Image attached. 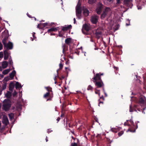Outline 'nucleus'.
Segmentation results:
<instances>
[{
    "label": "nucleus",
    "instance_id": "nucleus-1",
    "mask_svg": "<svg viewBox=\"0 0 146 146\" xmlns=\"http://www.w3.org/2000/svg\"><path fill=\"white\" fill-rule=\"evenodd\" d=\"M45 88L46 89L48 92L44 95V98H45L47 97L48 98L47 99V101L50 100L53 97L52 88L50 87H45Z\"/></svg>",
    "mask_w": 146,
    "mask_h": 146
},
{
    "label": "nucleus",
    "instance_id": "nucleus-2",
    "mask_svg": "<svg viewBox=\"0 0 146 146\" xmlns=\"http://www.w3.org/2000/svg\"><path fill=\"white\" fill-rule=\"evenodd\" d=\"M129 123L131 124L128 123V131H129L131 132H134L135 131V129L137 128V124L135 125L134 122L132 119H130L129 121Z\"/></svg>",
    "mask_w": 146,
    "mask_h": 146
},
{
    "label": "nucleus",
    "instance_id": "nucleus-3",
    "mask_svg": "<svg viewBox=\"0 0 146 146\" xmlns=\"http://www.w3.org/2000/svg\"><path fill=\"white\" fill-rule=\"evenodd\" d=\"M139 103L141 106H143V109L145 110L146 108V98L143 96H141L139 98Z\"/></svg>",
    "mask_w": 146,
    "mask_h": 146
},
{
    "label": "nucleus",
    "instance_id": "nucleus-4",
    "mask_svg": "<svg viewBox=\"0 0 146 146\" xmlns=\"http://www.w3.org/2000/svg\"><path fill=\"white\" fill-rule=\"evenodd\" d=\"M141 106V108H139L138 107V106L136 105H134L133 107H132V106L130 105L129 106V111L130 112H132L133 111H137L136 109H137L140 112H142L144 113L145 112H144V110H143V106Z\"/></svg>",
    "mask_w": 146,
    "mask_h": 146
},
{
    "label": "nucleus",
    "instance_id": "nucleus-5",
    "mask_svg": "<svg viewBox=\"0 0 146 146\" xmlns=\"http://www.w3.org/2000/svg\"><path fill=\"white\" fill-rule=\"evenodd\" d=\"M79 1V2H78L76 7V15L78 18L80 19L82 17V16L81 15L82 11Z\"/></svg>",
    "mask_w": 146,
    "mask_h": 146
},
{
    "label": "nucleus",
    "instance_id": "nucleus-6",
    "mask_svg": "<svg viewBox=\"0 0 146 146\" xmlns=\"http://www.w3.org/2000/svg\"><path fill=\"white\" fill-rule=\"evenodd\" d=\"M11 106L10 101L8 99H5L3 102V108L5 110L7 111L9 110Z\"/></svg>",
    "mask_w": 146,
    "mask_h": 146
},
{
    "label": "nucleus",
    "instance_id": "nucleus-7",
    "mask_svg": "<svg viewBox=\"0 0 146 146\" xmlns=\"http://www.w3.org/2000/svg\"><path fill=\"white\" fill-rule=\"evenodd\" d=\"M111 12V9L109 7H106L105 10L103 11V13L102 14L101 18L103 19L108 15L110 14Z\"/></svg>",
    "mask_w": 146,
    "mask_h": 146
},
{
    "label": "nucleus",
    "instance_id": "nucleus-8",
    "mask_svg": "<svg viewBox=\"0 0 146 146\" xmlns=\"http://www.w3.org/2000/svg\"><path fill=\"white\" fill-rule=\"evenodd\" d=\"M90 29V27L89 25L85 24L83 25L82 30L83 33L86 35H88V31Z\"/></svg>",
    "mask_w": 146,
    "mask_h": 146
},
{
    "label": "nucleus",
    "instance_id": "nucleus-9",
    "mask_svg": "<svg viewBox=\"0 0 146 146\" xmlns=\"http://www.w3.org/2000/svg\"><path fill=\"white\" fill-rule=\"evenodd\" d=\"M1 36L3 38L2 42L3 44H5V41L8 39V33L7 31H5L2 32L1 34Z\"/></svg>",
    "mask_w": 146,
    "mask_h": 146
},
{
    "label": "nucleus",
    "instance_id": "nucleus-10",
    "mask_svg": "<svg viewBox=\"0 0 146 146\" xmlns=\"http://www.w3.org/2000/svg\"><path fill=\"white\" fill-rule=\"evenodd\" d=\"M103 5L100 3H99L97 5L96 11L97 14H100L101 13L102 8Z\"/></svg>",
    "mask_w": 146,
    "mask_h": 146
},
{
    "label": "nucleus",
    "instance_id": "nucleus-11",
    "mask_svg": "<svg viewBox=\"0 0 146 146\" xmlns=\"http://www.w3.org/2000/svg\"><path fill=\"white\" fill-rule=\"evenodd\" d=\"M98 17L96 15H94L91 17V21L93 24H96L98 21Z\"/></svg>",
    "mask_w": 146,
    "mask_h": 146
},
{
    "label": "nucleus",
    "instance_id": "nucleus-12",
    "mask_svg": "<svg viewBox=\"0 0 146 146\" xmlns=\"http://www.w3.org/2000/svg\"><path fill=\"white\" fill-rule=\"evenodd\" d=\"M4 46L7 48V49H11L13 48V44L12 43L9 42L8 43H6V41H5V44H3Z\"/></svg>",
    "mask_w": 146,
    "mask_h": 146
},
{
    "label": "nucleus",
    "instance_id": "nucleus-13",
    "mask_svg": "<svg viewBox=\"0 0 146 146\" xmlns=\"http://www.w3.org/2000/svg\"><path fill=\"white\" fill-rule=\"evenodd\" d=\"M2 122L5 125H7L9 124V120L7 116L5 115L3 116Z\"/></svg>",
    "mask_w": 146,
    "mask_h": 146
},
{
    "label": "nucleus",
    "instance_id": "nucleus-14",
    "mask_svg": "<svg viewBox=\"0 0 146 146\" xmlns=\"http://www.w3.org/2000/svg\"><path fill=\"white\" fill-rule=\"evenodd\" d=\"M93 79L94 80L93 81L94 82L97 81H101L100 78V75L99 74H96V76H95V77Z\"/></svg>",
    "mask_w": 146,
    "mask_h": 146
},
{
    "label": "nucleus",
    "instance_id": "nucleus-15",
    "mask_svg": "<svg viewBox=\"0 0 146 146\" xmlns=\"http://www.w3.org/2000/svg\"><path fill=\"white\" fill-rule=\"evenodd\" d=\"M95 82V85L97 86V88H100L102 86L103 84L102 81H96Z\"/></svg>",
    "mask_w": 146,
    "mask_h": 146
},
{
    "label": "nucleus",
    "instance_id": "nucleus-16",
    "mask_svg": "<svg viewBox=\"0 0 146 146\" xmlns=\"http://www.w3.org/2000/svg\"><path fill=\"white\" fill-rule=\"evenodd\" d=\"M4 59L5 60L7 59L9 56V52L8 50H6L4 51Z\"/></svg>",
    "mask_w": 146,
    "mask_h": 146
},
{
    "label": "nucleus",
    "instance_id": "nucleus-17",
    "mask_svg": "<svg viewBox=\"0 0 146 146\" xmlns=\"http://www.w3.org/2000/svg\"><path fill=\"white\" fill-rule=\"evenodd\" d=\"M83 13L84 15L85 16H87L89 15V11L86 8H84L83 9Z\"/></svg>",
    "mask_w": 146,
    "mask_h": 146
},
{
    "label": "nucleus",
    "instance_id": "nucleus-18",
    "mask_svg": "<svg viewBox=\"0 0 146 146\" xmlns=\"http://www.w3.org/2000/svg\"><path fill=\"white\" fill-rule=\"evenodd\" d=\"M95 34L97 37L99 38L101 36L102 33L100 31L98 30L96 31Z\"/></svg>",
    "mask_w": 146,
    "mask_h": 146
},
{
    "label": "nucleus",
    "instance_id": "nucleus-19",
    "mask_svg": "<svg viewBox=\"0 0 146 146\" xmlns=\"http://www.w3.org/2000/svg\"><path fill=\"white\" fill-rule=\"evenodd\" d=\"M8 65V63L6 61H3L1 65L2 68H4L7 67Z\"/></svg>",
    "mask_w": 146,
    "mask_h": 146
},
{
    "label": "nucleus",
    "instance_id": "nucleus-20",
    "mask_svg": "<svg viewBox=\"0 0 146 146\" xmlns=\"http://www.w3.org/2000/svg\"><path fill=\"white\" fill-rule=\"evenodd\" d=\"M71 25H69L68 26H65L63 27L62 29V30L63 31H66L68 30V29L70 28L71 27Z\"/></svg>",
    "mask_w": 146,
    "mask_h": 146
},
{
    "label": "nucleus",
    "instance_id": "nucleus-21",
    "mask_svg": "<svg viewBox=\"0 0 146 146\" xmlns=\"http://www.w3.org/2000/svg\"><path fill=\"white\" fill-rule=\"evenodd\" d=\"M16 73V71L15 70L13 71L10 74L9 76L12 79L15 74Z\"/></svg>",
    "mask_w": 146,
    "mask_h": 146
},
{
    "label": "nucleus",
    "instance_id": "nucleus-22",
    "mask_svg": "<svg viewBox=\"0 0 146 146\" xmlns=\"http://www.w3.org/2000/svg\"><path fill=\"white\" fill-rule=\"evenodd\" d=\"M71 42V39L70 38H66L65 40V43L68 44H69Z\"/></svg>",
    "mask_w": 146,
    "mask_h": 146
},
{
    "label": "nucleus",
    "instance_id": "nucleus-23",
    "mask_svg": "<svg viewBox=\"0 0 146 146\" xmlns=\"http://www.w3.org/2000/svg\"><path fill=\"white\" fill-rule=\"evenodd\" d=\"M132 1V0H128V9H129V7L131 8L133 6Z\"/></svg>",
    "mask_w": 146,
    "mask_h": 146
},
{
    "label": "nucleus",
    "instance_id": "nucleus-24",
    "mask_svg": "<svg viewBox=\"0 0 146 146\" xmlns=\"http://www.w3.org/2000/svg\"><path fill=\"white\" fill-rule=\"evenodd\" d=\"M21 84L18 82H17L16 83L15 88H18L21 87Z\"/></svg>",
    "mask_w": 146,
    "mask_h": 146
},
{
    "label": "nucleus",
    "instance_id": "nucleus-25",
    "mask_svg": "<svg viewBox=\"0 0 146 146\" xmlns=\"http://www.w3.org/2000/svg\"><path fill=\"white\" fill-rule=\"evenodd\" d=\"M57 30V29L56 28H52L49 29L48 31V32H50L51 31H55Z\"/></svg>",
    "mask_w": 146,
    "mask_h": 146
},
{
    "label": "nucleus",
    "instance_id": "nucleus-26",
    "mask_svg": "<svg viewBox=\"0 0 146 146\" xmlns=\"http://www.w3.org/2000/svg\"><path fill=\"white\" fill-rule=\"evenodd\" d=\"M11 96V93L9 92H7L5 94V96L7 98H9Z\"/></svg>",
    "mask_w": 146,
    "mask_h": 146
},
{
    "label": "nucleus",
    "instance_id": "nucleus-27",
    "mask_svg": "<svg viewBox=\"0 0 146 146\" xmlns=\"http://www.w3.org/2000/svg\"><path fill=\"white\" fill-rule=\"evenodd\" d=\"M10 71L9 69H7L4 70L3 72V73L4 74H8Z\"/></svg>",
    "mask_w": 146,
    "mask_h": 146
},
{
    "label": "nucleus",
    "instance_id": "nucleus-28",
    "mask_svg": "<svg viewBox=\"0 0 146 146\" xmlns=\"http://www.w3.org/2000/svg\"><path fill=\"white\" fill-rule=\"evenodd\" d=\"M10 119V120H12L13 119L14 114L13 113H11L9 114Z\"/></svg>",
    "mask_w": 146,
    "mask_h": 146
},
{
    "label": "nucleus",
    "instance_id": "nucleus-29",
    "mask_svg": "<svg viewBox=\"0 0 146 146\" xmlns=\"http://www.w3.org/2000/svg\"><path fill=\"white\" fill-rule=\"evenodd\" d=\"M96 0H88V2L90 4H92L95 3Z\"/></svg>",
    "mask_w": 146,
    "mask_h": 146
},
{
    "label": "nucleus",
    "instance_id": "nucleus-30",
    "mask_svg": "<svg viewBox=\"0 0 146 146\" xmlns=\"http://www.w3.org/2000/svg\"><path fill=\"white\" fill-rule=\"evenodd\" d=\"M100 90H96V89H95V93L96 94H98L99 96H100Z\"/></svg>",
    "mask_w": 146,
    "mask_h": 146
},
{
    "label": "nucleus",
    "instance_id": "nucleus-31",
    "mask_svg": "<svg viewBox=\"0 0 146 146\" xmlns=\"http://www.w3.org/2000/svg\"><path fill=\"white\" fill-rule=\"evenodd\" d=\"M93 89V87L90 85L88 86L87 90H91L92 91Z\"/></svg>",
    "mask_w": 146,
    "mask_h": 146
},
{
    "label": "nucleus",
    "instance_id": "nucleus-32",
    "mask_svg": "<svg viewBox=\"0 0 146 146\" xmlns=\"http://www.w3.org/2000/svg\"><path fill=\"white\" fill-rule=\"evenodd\" d=\"M13 86V85L12 83H10L9 85V90H12V88Z\"/></svg>",
    "mask_w": 146,
    "mask_h": 146
},
{
    "label": "nucleus",
    "instance_id": "nucleus-33",
    "mask_svg": "<svg viewBox=\"0 0 146 146\" xmlns=\"http://www.w3.org/2000/svg\"><path fill=\"white\" fill-rule=\"evenodd\" d=\"M111 131L113 132L116 133L117 132V130L115 128H112L111 129Z\"/></svg>",
    "mask_w": 146,
    "mask_h": 146
},
{
    "label": "nucleus",
    "instance_id": "nucleus-34",
    "mask_svg": "<svg viewBox=\"0 0 146 146\" xmlns=\"http://www.w3.org/2000/svg\"><path fill=\"white\" fill-rule=\"evenodd\" d=\"M17 94V92L15 91H14L13 94V96L14 97H15L16 96Z\"/></svg>",
    "mask_w": 146,
    "mask_h": 146
},
{
    "label": "nucleus",
    "instance_id": "nucleus-35",
    "mask_svg": "<svg viewBox=\"0 0 146 146\" xmlns=\"http://www.w3.org/2000/svg\"><path fill=\"white\" fill-rule=\"evenodd\" d=\"M3 56V53L2 52H0V58H2Z\"/></svg>",
    "mask_w": 146,
    "mask_h": 146
},
{
    "label": "nucleus",
    "instance_id": "nucleus-36",
    "mask_svg": "<svg viewBox=\"0 0 146 146\" xmlns=\"http://www.w3.org/2000/svg\"><path fill=\"white\" fill-rule=\"evenodd\" d=\"M71 146H78L77 144L76 143H72L71 144Z\"/></svg>",
    "mask_w": 146,
    "mask_h": 146
},
{
    "label": "nucleus",
    "instance_id": "nucleus-37",
    "mask_svg": "<svg viewBox=\"0 0 146 146\" xmlns=\"http://www.w3.org/2000/svg\"><path fill=\"white\" fill-rule=\"evenodd\" d=\"M123 131H121L118 134L119 136H121L123 134Z\"/></svg>",
    "mask_w": 146,
    "mask_h": 146
},
{
    "label": "nucleus",
    "instance_id": "nucleus-38",
    "mask_svg": "<svg viewBox=\"0 0 146 146\" xmlns=\"http://www.w3.org/2000/svg\"><path fill=\"white\" fill-rule=\"evenodd\" d=\"M63 67V65L61 63H60L59 64V67L60 69H62Z\"/></svg>",
    "mask_w": 146,
    "mask_h": 146
},
{
    "label": "nucleus",
    "instance_id": "nucleus-39",
    "mask_svg": "<svg viewBox=\"0 0 146 146\" xmlns=\"http://www.w3.org/2000/svg\"><path fill=\"white\" fill-rule=\"evenodd\" d=\"M116 27H116V28L114 27V29H115V30H117L118 29V28L119 27V25H117Z\"/></svg>",
    "mask_w": 146,
    "mask_h": 146
},
{
    "label": "nucleus",
    "instance_id": "nucleus-40",
    "mask_svg": "<svg viewBox=\"0 0 146 146\" xmlns=\"http://www.w3.org/2000/svg\"><path fill=\"white\" fill-rule=\"evenodd\" d=\"M3 45L0 42V50H1L3 49Z\"/></svg>",
    "mask_w": 146,
    "mask_h": 146
},
{
    "label": "nucleus",
    "instance_id": "nucleus-41",
    "mask_svg": "<svg viewBox=\"0 0 146 146\" xmlns=\"http://www.w3.org/2000/svg\"><path fill=\"white\" fill-rule=\"evenodd\" d=\"M13 63L12 60L10 58L9 59V63L10 64H12Z\"/></svg>",
    "mask_w": 146,
    "mask_h": 146
},
{
    "label": "nucleus",
    "instance_id": "nucleus-42",
    "mask_svg": "<svg viewBox=\"0 0 146 146\" xmlns=\"http://www.w3.org/2000/svg\"><path fill=\"white\" fill-rule=\"evenodd\" d=\"M124 2L125 4H127L128 3V0H124Z\"/></svg>",
    "mask_w": 146,
    "mask_h": 146
},
{
    "label": "nucleus",
    "instance_id": "nucleus-43",
    "mask_svg": "<svg viewBox=\"0 0 146 146\" xmlns=\"http://www.w3.org/2000/svg\"><path fill=\"white\" fill-rule=\"evenodd\" d=\"M137 7L138 9V10L141 9L142 8L140 6H137Z\"/></svg>",
    "mask_w": 146,
    "mask_h": 146
},
{
    "label": "nucleus",
    "instance_id": "nucleus-44",
    "mask_svg": "<svg viewBox=\"0 0 146 146\" xmlns=\"http://www.w3.org/2000/svg\"><path fill=\"white\" fill-rule=\"evenodd\" d=\"M35 33H33V38H35L36 37H35Z\"/></svg>",
    "mask_w": 146,
    "mask_h": 146
},
{
    "label": "nucleus",
    "instance_id": "nucleus-45",
    "mask_svg": "<svg viewBox=\"0 0 146 146\" xmlns=\"http://www.w3.org/2000/svg\"><path fill=\"white\" fill-rule=\"evenodd\" d=\"M47 25V23H44L43 24V25L44 27H45Z\"/></svg>",
    "mask_w": 146,
    "mask_h": 146
},
{
    "label": "nucleus",
    "instance_id": "nucleus-46",
    "mask_svg": "<svg viewBox=\"0 0 146 146\" xmlns=\"http://www.w3.org/2000/svg\"><path fill=\"white\" fill-rule=\"evenodd\" d=\"M117 3L118 4H119L120 3V0H116Z\"/></svg>",
    "mask_w": 146,
    "mask_h": 146
},
{
    "label": "nucleus",
    "instance_id": "nucleus-47",
    "mask_svg": "<svg viewBox=\"0 0 146 146\" xmlns=\"http://www.w3.org/2000/svg\"><path fill=\"white\" fill-rule=\"evenodd\" d=\"M74 24H75L76 23V19H75V18H74Z\"/></svg>",
    "mask_w": 146,
    "mask_h": 146
},
{
    "label": "nucleus",
    "instance_id": "nucleus-48",
    "mask_svg": "<svg viewBox=\"0 0 146 146\" xmlns=\"http://www.w3.org/2000/svg\"><path fill=\"white\" fill-rule=\"evenodd\" d=\"M100 98L101 99H102L104 100V97L103 96H102L101 97H100Z\"/></svg>",
    "mask_w": 146,
    "mask_h": 146
},
{
    "label": "nucleus",
    "instance_id": "nucleus-49",
    "mask_svg": "<svg viewBox=\"0 0 146 146\" xmlns=\"http://www.w3.org/2000/svg\"><path fill=\"white\" fill-rule=\"evenodd\" d=\"M60 119V118L59 117L57 119V120L58 121H59V120Z\"/></svg>",
    "mask_w": 146,
    "mask_h": 146
},
{
    "label": "nucleus",
    "instance_id": "nucleus-50",
    "mask_svg": "<svg viewBox=\"0 0 146 146\" xmlns=\"http://www.w3.org/2000/svg\"><path fill=\"white\" fill-rule=\"evenodd\" d=\"M100 103H102V104H103V102H100L99 104V106H100Z\"/></svg>",
    "mask_w": 146,
    "mask_h": 146
},
{
    "label": "nucleus",
    "instance_id": "nucleus-51",
    "mask_svg": "<svg viewBox=\"0 0 146 146\" xmlns=\"http://www.w3.org/2000/svg\"><path fill=\"white\" fill-rule=\"evenodd\" d=\"M2 67H1L0 66V71H1L2 70Z\"/></svg>",
    "mask_w": 146,
    "mask_h": 146
},
{
    "label": "nucleus",
    "instance_id": "nucleus-52",
    "mask_svg": "<svg viewBox=\"0 0 146 146\" xmlns=\"http://www.w3.org/2000/svg\"><path fill=\"white\" fill-rule=\"evenodd\" d=\"M51 130L50 131H49V130H48V131H47V132L48 133H49L50 132H51Z\"/></svg>",
    "mask_w": 146,
    "mask_h": 146
},
{
    "label": "nucleus",
    "instance_id": "nucleus-53",
    "mask_svg": "<svg viewBox=\"0 0 146 146\" xmlns=\"http://www.w3.org/2000/svg\"><path fill=\"white\" fill-rule=\"evenodd\" d=\"M46 142H47L48 141V139L47 138V137H46Z\"/></svg>",
    "mask_w": 146,
    "mask_h": 146
},
{
    "label": "nucleus",
    "instance_id": "nucleus-54",
    "mask_svg": "<svg viewBox=\"0 0 146 146\" xmlns=\"http://www.w3.org/2000/svg\"><path fill=\"white\" fill-rule=\"evenodd\" d=\"M104 94H105V96H106V97L107 96V94L105 92H104Z\"/></svg>",
    "mask_w": 146,
    "mask_h": 146
},
{
    "label": "nucleus",
    "instance_id": "nucleus-55",
    "mask_svg": "<svg viewBox=\"0 0 146 146\" xmlns=\"http://www.w3.org/2000/svg\"><path fill=\"white\" fill-rule=\"evenodd\" d=\"M5 88H6V86H5L3 87V89L4 90L5 89Z\"/></svg>",
    "mask_w": 146,
    "mask_h": 146
},
{
    "label": "nucleus",
    "instance_id": "nucleus-56",
    "mask_svg": "<svg viewBox=\"0 0 146 146\" xmlns=\"http://www.w3.org/2000/svg\"><path fill=\"white\" fill-rule=\"evenodd\" d=\"M59 36H62V35L60 34V33H59Z\"/></svg>",
    "mask_w": 146,
    "mask_h": 146
},
{
    "label": "nucleus",
    "instance_id": "nucleus-57",
    "mask_svg": "<svg viewBox=\"0 0 146 146\" xmlns=\"http://www.w3.org/2000/svg\"><path fill=\"white\" fill-rule=\"evenodd\" d=\"M31 39H31V40H32V41H33V38H32V37H31Z\"/></svg>",
    "mask_w": 146,
    "mask_h": 146
},
{
    "label": "nucleus",
    "instance_id": "nucleus-58",
    "mask_svg": "<svg viewBox=\"0 0 146 146\" xmlns=\"http://www.w3.org/2000/svg\"><path fill=\"white\" fill-rule=\"evenodd\" d=\"M20 109H21V106H20Z\"/></svg>",
    "mask_w": 146,
    "mask_h": 146
},
{
    "label": "nucleus",
    "instance_id": "nucleus-59",
    "mask_svg": "<svg viewBox=\"0 0 146 146\" xmlns=\"http://www.w3.org/2000/svg\"><path fill=\"white\" fill-rule=\"evenodd\" d=\"M130 25V24H129V23H128V26H129V25Z\"/></svg>",
    "mask_w": 146,
    "mask_h": 146
},
{
    "label": "nucleus",
    "instance_id": "nucleus-60",
    "mask_svg": "<svg viewBox=\"0 0 146 146\" xmlns=\"http://www.w3.org/2000/svg\"><path fill=\"white\" fill-rule=\"evenodd\" d=\"M1 77L2 78L3 77V75L1 76Z\"/></svg>",
    "mask_w": 146,
    "mask_h": 146
},
{
    "label": "nucleus",
    "instance_id": "nucleus-61",
    "mask_svg": "<svg viewBox=\"0 0 146 146\" xmlns=\"http://www.w3.org/2000/svg\"><path fill=\"white\" fill-rule=\"evenodd\" d=\"M103 75V74H101L100 75Z\"/></svg>",
    "mask_w": 146,
    "mask_h": 146
},
{
    "label": "nucleus",
    "instance_id": "nucleus-62",
    "mask_svg": "<svg viewBox=\"0 0 146 146\" xmlns=\"http://www.w3.org/2000/svg\"><path fill=\"white\" fill-rule=\"evenodd\" d=\"M39 26V25H38V26H37V27H39V26Z\"/></svg>",
    "mask_w": 146,
    "mask_h": 146
},
{
    "label": "nucleus",
    "instance_id": "nucleus-63",
    "mask_svg": "<svg viewBox=\"0 0 146 146\" xmlns=\"http://www.w3.org/2000/svg\"><path fill=\"white\" fill-rule=\"evenodd\" d=\"M55 84H56V81L55 82Z\"/></svg>",
    "mask_w": 146,
    "mask_h": 146
},
{
    "label": "nucleus",
    "instance_id": "nucleus-64",
    "mask_svg": "<svg viewBox=\"0 0 146 146\" xmlns=\"http://www.w3.org/2000/svg\"><path fill=\"white\" fill-rule=\"evenodd\" d=\"M50 35H52V33H51Z\"/></svg>",
    "mask_w": 146,
    "mask_h": 146
}]
</instances>
